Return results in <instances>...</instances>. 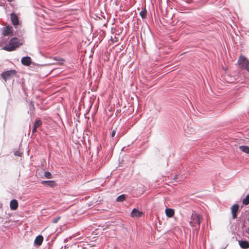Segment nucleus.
<instances>
[{
	"instance_id": "nucleus-14",
	"label": "nucleus",
	"mask_w": 249,
	"mask_h": 249,
	"mask_svg": "<svg viewBox=\"0 0 249 249\" xmlns=\"http://www.w3.org/2000/svg\"><path fill=\"white\" fill-rule=\"evenodd\" d=\"M142 213L137 209H133L131 213L132 217H139L141 216Z\"/></svg>"
},
{
	"instance_id": "nucleus-8",
	"label": "nucleus",
	"mask_w": 249,
	"mask_h": 249,
	"mask_svg": "<svg viewBox=\"0 0 249 249\" xmlns=\"http://www.w3.org/2000/svg\"><path fill=\"white\" fill-rule=\"evenodd\" d=\"M10 17H11V21L14 26H17V25H18V23H19L18 18L17 15L15 13H11L10 15Z\"/></svg>"
},
{
	"instance_id": "nucleus-4",
	"label": "nucleus",
	"mask_w": 249,
	"mask_h": 249,
	"mask_svg": "<svg viewBox=\"0 0 249 249\" xmlns=\"http://www.w3.org/2000/svg\"><path fill=\"white\" fill-rule=\"evenodd\" d=\"M238 62L242 68L249 71V60L246 57L243 55L240 56L238 59Z\"/></svg>"
},
{
	"instance_id": "nucleus-2",
	"label": "nucleus",
	"mask_w": 249,
	"mask_h": 249,
	"mask_svg": "<svg viewBox=\"0 0 249 249\" xmlns=\"http://www.w3.org/2000/svg\"><path fill=\"white\" fill-rule=\"evenodd\" d=\"M202 218L201 216L198 213L195 212L193 213L190 217V225L193 227L198 225V227H199Z\"/></svg>"
},
{
	"instance_id": "nucleus-28",
	"label": "nucleus",
	"mask_w": 249,
	"mask_h": 249,
	"mask_svg": "<svg viewBox=\"0 0 249 249\" xmlns=\"http://www.w3.org/2000/svg\"><path fill=\"white\" fill-rule=\"evenodd\" d=\"M33 127L35 128H36V129H37V128H38V127H37L36 125L35 124H34V127Z\"/></svg>"
},
{
	"instance_id": "nucleus-30",
	"label": "nucleus",
	"mask_w": 249,
	"mask_h": 249,
	"mask_svg": "<svg viewBox=\"0 0 249 249\" xmlns=\"http://www.w3.org/2000/svg\"><path fill=\"white\" fill-rule=\"evenodd\" d=\"M61 61L63 62L64 60L63 59H61Z\"/></svg>"
},
{
	"instance_id": "nucleus-20",
	"label": "nucleus",
	"mask_w": 249,
	"mask_h": 249,
	"mask_svg": "<svg viewBox=\"0 0 249 249\" xmlns=\"http://www.w3.org/2000/svg\"><path fill=\"white\" fill-rule=\"evenodd\" d=\"M44 176L47 178H48V179L52 178V174L50 172H48V171L45 172L44 173Z\"/></svg>"
},
{
	"instance_id": "nucleus-11",
	"label": "nucleus",
	"mask_w": 249,
	"mask_h": 249,
	"mask_svg": "<svg viewBox=\"0 0 249 249\" xmlns=\"http://www.w3.org/2000/svg\"><path fill=\"white\" fill-rule=\"evenodd\" d=\"M41 183L42 184H43V185H45L46 186L51 187H53L56 185V183H55V182L53 180H42L41 182Z\"/></svg>"
},
{
	"instance_id": "nucleus-29",
	"label": "nucleus",
	"mask_w": 249,
	"mask_h": 249,
	"mask_svg": "<svg viewBox=\"0 0 249 249\" xmlns=\"http://www.w3.org/2000/svg\"><path fill=\"white\" fill-rule=\"evenodd\" d=\"M9 2H12L13 0H7Z\"/></svg>"
},
{
	"instance_id": "nucleus-13",
	"label": "nucleus",
	"mask_w": 249,
	"mask_h": 249,
	"mask_svg": "<svg viewBox=\"0 0 249 249\" xmlns=\"http://www.w3.org/2000/svg\"><path fill=\"white\" fill-rule=\"evenodd\" d=\"M165 213L167 217H172L175 214V211L171 208H166Z\"/></svg>"
},
{
	"instance_id": "nucleus-24",
	"label": "nucleus",
	"mask_w": 249,
	"mask_h": 249,
	"mask_svg": "<svg viewBox=\"0 0 249 249\" xmlns=\"http://www.w3.org/2000/svg\"><path fill=\"white\" fill-rule=\"evenodd\" d=\"M115 134H116V130H113L111 133V134H110V136L111 137H114V136L115 135Z\"/></svg>"
},
{
	"instance_id": "nucleus-27",
	"label": "nucleus",
	"mask_w": 249,
	"mask_h": 249,
	"mask_svg": "<svg viewBox=\"0 0 249 249\" xmlns=\"http://www.w3.org/2000/svg\"><path fill=\"white\" fill-rule=\"evenodd\" d=\"M246 233L249 234V228H248L247 229H246Z\"/></svg>"
},
{
	"instance_id": "nucleus-5",
	"label": "nucleus",
	"mask_w": 249,
	"mask_h": 249,
	"mask_svg": "<svg viewBox=\"0 0 249 249\" xmlns=\"http://www.w3.org/2000/svg\"><path fill=\"white\" fill-rule=\"evenodd\" d=\"M2 34L3 36H11L13 35V29L12 26L7 25L2 29Z\"/></svg>"
},
{
	"instance_id": "nucleus-21",
	"label": "nucleus",
	"mask_w": 249,
	"mask_h": 249,
	"mask_svg": "<svg viewBox=\"0 0 249 249\" xmlns=\"http://www.w3.org/2000/svg\"><path fill=\"white\" fill-rule=\"evenodd\" d=\"M29 107L30 110H33L34 109V106L33 101H31L29 103Z\"/></svg>"
},
{
	"instance_id": "nucleus-19",
	"label": "nucleus",
	"mask_w": 249,
	"mask_h": 249,
	"mask_svg": "<svg viewBox=\"0 0 249 249\" xmlns=\"http://www.w3.org/2000/svg\"><path fill=\"white\" fill-rule=\"evenodd\" d=\"M36 125L38 127L40 126L42 124V122L41 120L39 119H36L34 124Z\"/></svg>"
},
{
	"instance_id": "nucleus-12",
	"label": "nucleus",
	"mask_w": 249,
	"mask_h": 249,
	"mask_svg": "<svg viewBox=\"0 0 249 249\" xmlns=\"http://www.w3.org/2000/svg\"><path fill=\"white\" fill-rule=\"evenodd\" d=\"M239 244L242 249H247L249 248V242L246 240L239 241Z\"/></svg>"
},
{
	"instance_id": "nucleus-26",
	"label": "nucleus",
	"mask_w": 249,
	"mask_h": 249,
	"mask_svg": "<svg viewBox=\"0 0 249 249\" xmlns=\"http://www.w3.org/2000/svg\"><path fill=\"white\" fill-rule=\"evenodd\" d=\"M178 175H175L174 177V179H176L178 178Z\"/></svg>"
},
{
	"instance_id": "nucleus-7",
	"label": "nucleus",
	"mask_w": 249,
	"mask_h": 249,
	"mask_svg": "<svg viewBox=\"0 0 249 249\" xmlns=\"http://www.w3.org/2000/svg\"><path fill=\"white\" fill-rule=\"evenodd\" d=\"M21 62L23 65L29 66L32 63V59L30 56H24L21 58Z\"/></svg>"
},
{
	"instance_id": "nucleus-6",
	"label": "nucleus",
	"mask_w": 249,
	"mask_h": 249,
	"mask_svg": "<svg viewBox=\"0 0 249 249\" xmlns=\"http://www.w3.org/2000/svg\"><path fill=\"white\" fill-rule=\"evenodd\" d=\"M232 219H235L237 217V213L239 211V206L237 204H234L231 208Z\"/></svg>"
},
{
	"instance_id": "nucleus-15",
	"label": "nucleus",
	"mask_w": 249,
	"mask_h": 249,
	"mask_svg": "<svg viewBox=\"0 0 249 249\" xmlns=\"http://www.w3.org/2000/svg\"><path fill=\"white\" fill-rule=\"evenodd\" d=\"M239 149L243 152L249 154V147L245 145H241Z\"/></svg>"
},
{
	"instance_id": "nucleus-1",
	"label": "nucleus",
	"mask_w": 249,
	"mask_h": 249,
	"mask_svg": "<svg viewBox=\"0 0 249 249\" xmlns=\"http://www.w3.org/2000/svg\"><path fill=\"white\" fill-rule=\"evenodd\" d=\"M20 40L17 37H13L10 40L9 44L4 46L2 49L8 52L13 51L22 44V42H19Z\"/></svg>"
},
{
	"instance_id": "nucleus-16",
	"label": "nucleus",
	"mask_w": 249,
	"mask_h": 249,
	"mask_svg": "<svg viewBox=\"0 0 249 249\" xmlns=\"http://www.w3.org/2000/svg\"><path fill=\"white\" fill-rule=\"evenodd\" d=\"M126 195L124 194H122L119 196L116 199L117 202H123L125 199Z\"/></svg>"
},
{
	"instance_id": "nucleus-17",
	"label": "nucleus",
	"mask_w": 249,
	"mask_h": 249,
	"mask_svg": "<svg viewBox=\"0 0 249 249\" xmlns=\"http://www.w3.org/2000/svg\"><path fill=\"white\" fill-rule=\"evenodd\" d=\"M147 15V10L145 8H144L142 10L140 13V15L141 18L143 19L146 18Z\"/></svg>"
},
{
	"instance_id": "nucleus-23",
	"label": "nucleus",
	"mask_w": 249,
	"mask_h": 249,
	"mask_svg": "<svg viewBox=\"0 0 249 249\" xmlns=\"http://www.w3.org/2000/svg\"><path fill=\"white\" fill-rule=\"evenodd\" d=\"M59 219H60V217H59V216H58V217H56V218H54V219H53V223H56L58 222V220H59Z\"/></svg>"
},
{
	"instance_id": "nucleus-18",
	"label": "nucleus",
	"mask_w": 249,
	"mask_h": 249,
	"mask_svg": "<svg viewBox=\"0 0 249 249\" xmlns=\"http://www.w3.org/2000/svg\"><path fill=\"white\" fill-rule=\"evenodd\" d=\"M242 203L244 205H246L249 204V194H248L246 197L243 199Z\"/></svg>"
},
{
	"instance_id": "nucleus-3",
	"label": "nucleus",
	"mask_w": 249,
	"mask_h": 249,
	"mask_svg": "<svg viewBox=\"0 0 249 249\" xmlns=\"http://www.w3.org/2000/svg\"><path fill=\"white\" fill-rule=\"evenodd\" d=\"M17 71L15 70H10L8 71H4L0 74L1 78L5 82L8 80L14 79L17 74Z\"/></svg>"
},
{
	"instance_id": "nucleus-9",
	"label": "nucleus",
	"mask_w": 249,
	"mask_h": 249,
	"mask_svg": "<svg viewBox=\"0 0 249 249\" xmlns=\"http://www.w3.org/2000/svg\"><path fill=\"white\" fill-rule=\"evenodd\" d=\"M43 237L41 235L37 236L34 241V245L37 247L41 246L43 241Z\"/></svg>"
},
{
	"instance_id": "nucleus-10",
	"label": "nucleus",
	"mask_w": 249,
	"mask_h": 249,
	"mask_svg": "<svg viewBox=\"0 0 249 249\" xmlns=\"http://www.w3.org/2000/svg\"><path fill=\"white\" fill-rule=\"evenodd\" d=\"M18 207V202L16 199H12L10 203V208L12 210H16Z\"/></svg>"
},
{
	"instance_id": "nucleus-25",
	"label": "nucleus",
	"mask_w": 249,
	"mask_h": 249,
	"mask_svg": "<svg viewBox=\"0 0 249 249\" xmlns=\"http://www.w3.org/2000/svg\"><path fill=\"white\" fill-rule=\"evenodd\" d=\"M36 130H37L36 129L33 127V129H32V133L34 134V133H36Z\"/></svg>"
},
{
	"instance_id": "nucleus-22",
	"label": "nucleus",
	"mask_w": 249,
	"mask_h": 249,
	"mask_svg": "<svg viewBox=\"0 0 249 249\" xmlns=\"http://www.w3.org/2000/svg\"><path fill=\"white\" fill-rule=\"evenodd\" d=\"M14 154H15V155H16V156H19V157H20V156H21L22 153H21V152H20L19 151H18V150H17V151H16L15 152Z\"/></svg>"
}]
</instances>
